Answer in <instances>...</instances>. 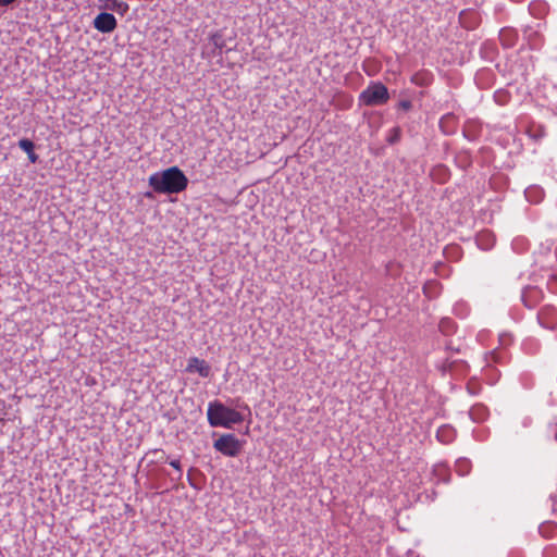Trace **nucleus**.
<instances>
[{
    "instance_id": "nucleus-1",
    "label": "nucleus",
    "mask_w": 557,
    "mask_h": 557,
    "mask_svg": "<svg viewBox=\"0 0 557 557\" xmlns=\"http://www.w3.org/2000/svg\"><path fill=\"white\" fill-rule=\"evenodd\" d=\"M149 186L158 194H178L186 189L188 178L177 166L156 172L148 178Z\"/></svg>"
},
{
    "instance_id": "nucleus-2",
    "label": "nucleus",
    "mask_w": 557,
    "mask_h": 557,
    "mask_svg": "<svg viewBox=\"0 0 557 557\" xmlns=\"http://www.w3.org/2000/svg\"><path fill=\"white\" fill-rule=\"evenodd\" d=\"M207 417L209 424L213 428L222 426L231 429L234 424H239L244 421V417L240 412L224 406L218 400L209 403Z\"/></svg>"
},
{
    "instance_id": "nucleus-3",
    "label": "nucleus",
    "mask_w": 557,
    "mask_h": 557,
    "mask_svg": "<svg viewBox=\"0 0 557 557\" xmlns=\"http://www.w3.org/2000/svg\"><path fill=\"white\" fill-rule=\"evenodd\" d=\"M359 99L366 106H380L388 101L389 95L383 84L373 83L360 94Z\"/></svg>"
},
{
    "instance_id": "nucleus-4",
    "label": "nucleus",
    "mask_w": 557,
    "mask_h": 557,
    "mask_svg": "<svg viewBox=\"0 0 557 557\" xmlns=\"http://www.w3.org/2000/svg\"><path fill=\"white\" fill-rule=\"evenodd\" d=\"M215 450L227 457H236L243 449L242 442L234 434H223L213 443Z\"/></svg>"
},
{
    "instance_id": "nucleus-5",
    "label": "nucleus",
    "mask_w": 557,
    "mask_h": 557,
    "mask_svg": "<svg viewBox=\"0 0 557 557\" xmlns=\"http://www.w3.org/2000/svg\"><path fill=\"white\" fill-rule=\"evenodd\" d=\"M116 18L113 14L102 12L94 20V27L101 33H111L116 28Z\"/></svg>"
},
{
    "instance_id": "nucleus-6",
    "label": "nucleus",
    "mask_w": 557,
    "mask_h": 557,
    "mask_svg": "<svg viewBox=\"0 0 557 557\" xmlns=\"http://www.w3.org/2000/svg\"><path fill=\"white\" fill-rule=\"evenodd\" d=\"M187 372L198 373L201 377H209L211 374L210 366L202 359L197 357H193L188 360V364L186 368Z\"/></svg>"
},
{
    "instance_id": "nucleus-7",
    "label": "nucleus",
    "mask_w": 557,
    "mask_h": 557,
    "mask_svg": "<svg viewBox=\"0 0 557 557\" xmlns=\"http://www.w3.org/2000/svg\"><path fill=\"white\" fill-rule=\"evenodd\" d=\"M437 440L443 444L451 443L456 437V431L450 425H442L436 432Z\"/></svg>"
},
{
    "instance_id": "nucleus-8",
    "label": "nucleus",
    "mask_w": 557,
    "mask_h": 557,
    "mask_svg": "<svg viewBox=\"0 0 557 557\" xmlns=\"http://www.w3.org/2000/svg\"><path fill=\"white\" fill-rule=\"evenodd\" d=\"M476 244L482 250H490L495 244V237L488 231H484L478 234Z\"/></svg>"
},
{
    "instance_id": "nucleus-9",
    "label": "nucleus",
    "mask_w": 557,
    "mask_h": 557,
    "mask_svg": "<svg viewBox=\"0 0 557 557\" xmlns=\"http://www.w3.org/2000/svg\"><path fill=\"white\" fill-rule=\"evenodd\" d=\"M524 196L529 202L539 203L544 198V190L537 185L529 186L524 190Z\"/></svg>"
},
{
    "instance_id": "nucleus-10",
    "label": "nucleus",
    "mask_w": 557,
    "mask_h": 557,
    "mask_svg": "<svg viewBox=\"0 0 557 557\" xmlns=\"http://www.w3.org/2000/svg\"><path fill=\"white\" fill-rule=\"evenodd\" d=\"M18 147L27 153L28 159L32 163L38 161V156L34 152L35 145L30 139L23 138L18 141Z\"/></svg>"
},
{
    "instance_id": "nucleus-11",
    "label": "nucleus",
    "mask_w": 557,
    "mask_h": 557,
    "mask_svg": "<svg viewBox=\"0 0 557 557\" xmlns=\"http://www.w3.org/2000/svg\"><path fill=\"white\" fill-rule=\"evenodd\" d=\"M470 418L475 421H484L487 418V408L484 405H475L469 411Z\"/></svg>"
},
{
    "instance_id": "nucleus-12",
    "label": "nucleus",
    "mask_w": 557,
    "mask_h": 557,
    "mask_svg": "<svg viewBox=\"0 0 557 557\" xmlns=\"http://www.w3.org/2000/svg\"><path fill=\"white\" fill-rule=\"evenodd\" d=\"M455 470L461 476L467 475L471 470L470 460L466 458L458 459L455 463Z\"/></svg>"
},
{
    "instance_id": "nucleus-13",
    "label": "nucleus",
    "mask_w": 557,
    "mask_h": 557,
    "mask_svg": "<svg viewBox=\"0 0 557 557\" xmlns=\"http://www.w3.org/2000/svg\"><path fill=\"white\" fill-rule=\"evenodd\" d=\"M210 42L218 50V54L222 53V50L225 47V40L221 33L216 32L210 36Z\"/></svg>"
},
{
    "instance_id": "nucleus-14",
    "label": "nucleus",
    "mask_w": 557,
    "mask_h": 557,
    "mask_svg": "<svg viewBox=\"0 0 557 557\" xmlns=\"http://www.w3.org/2000/svg\"><path fill=\"white\" fill-rule=\"evenodd\" d=\"M499 38L504 46L511 47L513 45V33L511 30L503 29Z\"/></svg>"
},
{
    "instance_id": "nucleus-15",
    "label": "nucleus",
    "mask_w": 557,
    "mask_h": 557,
    "mask_svg": "<svg viewBox=\"0 0 557 557\" xmlns=\"http://www.w3.org/2000/svg\"><path fill=\"white\" fill-rule=\"evenodd\" d=\"M411 82L417 85H425L429 83V73H417L412 76Z\"/></svg>"
},
{
    "instance_id": "nucleus-16",
    "label": "nucleus",
    "mask_w": 557,
    "mask_h": 557,
    "mask_svg": "<svg viewBox=\"0 0 557 557\" xmlns=\"http://www.w3.org/2000/svg\"><path fill=\"white\" fill-rule=\"evenodd\" d=\"M454 327V323L450 319H443L440 323V329L443 333H449Z\"/></svg>"
},
{
    "instance_id": "nucleus-17",
    "label": "nucleus",
    "mask_w": 557,
    "mask_h": 557,
    "mask_svg": "<svg viewBox=\"0 0 557 557\" xmlns=\"http://www.w3.org/2000/svg\"><path fill=\"white\" fill-rule=\"evenodd\" d=\"M455 120V116L453 114L444 115L440 121L441 128L444 129V126L446 123L453 122Z\"/></svg>"
},
{
    "instance_id": "nucleus-18",
    "label": "nucleus",
    "mask_w": 557,
    "mask_h": 557,
    "mask_svg": "<svg viewBox=\"0 0 557 557\" xmlns=\"http://www.w3.org/2000/svg\"><path fill=\"white\" fill-rule=\"evenodd\" d=\"M170 465L175 469L177 470L178 472V475L181 476L182 475V468H181V462L178 459H173L170 461Z\"/></svg>"
},
{
    "instance_id": "nucleus-19",
    "label": "nucleus",
    "mask_w": 557,
    "mask_h": 557,
    "mask_svg": "<svg viewBox=\"0 0 557 557\" xmlns=\"http://www.w3.org/2000/svg\"><path fill=\"white\" fill-rule=\"evenodd\" d=\"M393 132H394V135L389 138V143H395L398 139V136H399L398 128H394Z\"/></svg>"
},
{
    "instance_id": "nucleus-20",
    "label": "nucleus",
    "mask_w": 557,
    "mask_h": 557,
    "mask_svg": "<svg viewBox=\"0 0 557 557\" xmlns=\"http://www.w3.org/2000/svg\"><path fill=\"white\" fill-rule=\"evenodd\" d=\"M16 0H0V5L8 7V5L12 4Z\"/></svg>"
},
{
    "instance_id": "nucleus-21",
    "label": "nucleus",
    "mask_w": 557,
    "mask_h": 557,
    "mask_svg": "<svg viewBox=\"0 0 557 557\" xmlns=\"http://www.w3.org/2000/svg\"><path fill=\"white\" fill-rule=\"evenodd\" d=\"M400 107L405 110H408L411 107V103L409 101H401Z\"/></svg>"
},
{
    "instance_id": "nucleus-22",
    "label": "nucleus",
    "mask_w": 557,
    "mask_h": 557,
    "mask_svg": "<svg viewBox=\"0 0 557 557\" xmlns=\"http://www.w3.org/2000/svg\"><path fill=\"white\" fill-rule=\"evenodd\" d=\"M145 196H146L147 198H151V197H152L151 193H146V194H145Z\"/></svg>"
}]
</instances>
